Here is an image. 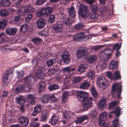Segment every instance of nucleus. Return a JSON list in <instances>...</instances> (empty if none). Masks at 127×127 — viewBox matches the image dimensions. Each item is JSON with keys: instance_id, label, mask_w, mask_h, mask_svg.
<instances>
[{"instance_id": "1", "label": "nucleus", "mask_w": 127, "mask_h": 127, "mask_svg": "<svg viewBox=\"0 0 127 127\" xmlns=\"http://www.w3.org/2000/svg\"><path fill=\"white\" fill-rule=\"evenodd\" d=\"M77 98L78 100L82 102L83 111L87 110L92 106V98L89 97L87 93L78 91L77 94Z\"/></svg>"}, {"instance_id": "2", "label": "nucleus", "mask_w": 127, "mask_h": 127, "mask_svg": "<svg viewBox=\"0 0 127 127\" xmlns=\"http://www.w3.org/2000/svg\"><path fill=\"white\" fill-rule=\"evenodd\" d=\"M87 7L86 5H82L80 7L78 12L79 15L83 18L88 17L91 19H97L98 17V15L95 12L90 13L88 15H87Z\"/></svg>"}, {"instance_id": "3", "label": "nucleus", "mask_w": 127, "mask_h": 127, "mask_svg": "<svg viewBox=\"0 0 127 127\" xmlns=\"http://www.w3.org/2000/svg\"><path fill=\"white\" fill-rule=\"evenodd\" d=\"M119 83H116L113 84L111 90L112 95L115 98L120 99L122 92V86L119 85Z\"/></svg>"}, {"instance_id": "4", "label": "nucleus", "mask_w": 127, "mask_h": 127, "mask_svg": "<svg viewBox=\"0 0 127 127\" xmlns=\"http://www.w3.org/2000/svg\"><path fill=\"white\" fill-rule=\"evenodd\" d=\"M12 70L11 68L7 69L5 73L2 78V85L4 87H6L11 81L13 77Z\"/></svg>"}, {"instance_id": "5", "label": "nucleus", "mask_w": 127, "mask_h": 127, "mask_svg": "<svg viewBox=\"0 0 127 127\" xmlns=\"http://www.w3.org/2000/svg\"><path fill=\"white\" fill-rule=\"evenodd\" d=\"M36 11V9L33 7L32 4H29L26 6L25 8H21L19 9L18 11L19 14L21 16H24L25 13H33Z\"/></svg>"}, {"instance_id": "6", "label": "nucleus", "mask_w": 127, "mask_h": 127, "mask_svg": "<svg viewBox=\"0 0 127 127\" xmlns=\"http://www.w3.org/2000/svg\"><path fill=\"white\" fill-rule=\"evenodd\" d=\"M71 36L72 37V39L74 41H80L84 38L85 39H86L87 40H88L90 39V36L88 35L84 36V32H83L76 34L74 36L71 35H69L68 36V37H70Z\"/></svg>"}, {"instance_id": "7", "label": "nucleus", "mask_w": 127, "mask_h": 127, "mask_svg": "<svg viewBox=\"0 0 127 127\" xmlns=\"http://www.w3.org/2000/svg\"><path fill=\"white\" fill-rule=\"evenodd\" d=\"M52 11V8L50 7H47L42 9L36 13L38 17H40L44 15H47L51 13Z\"/></svg>"}, {"instance_id": "8", "label": "nucleus", "mask_w": 127, "mask_h": 127, "mask_svg": "<svg viewBox=\"0 0 127 127\" xmlns=\"http://www.w3.org/2000/svg\"><path fill=\"white\" fill-rule=\"evenodd\" d=\"M99 87L105 89L108 85V83L103 77L99 76L97 82Z\"/></svg>"}, {"instance_id": "9", "label": "nucleus", "mask_w": 127, "mask_h": 127, "mask_svg": "<svg viewBox=\"0 0 127 127\" xmlns=\"http://www.w3.org/2000/svg\"><path fill=\"white\" fill-rule=\"evenodd\" d=\"M100 56V59L104 61L108 60L111 56L112 53L110 49H105L101 55Z\"/></svg>"}, {"instance_id": "10", "label": "nucleus", "mask_w": 127, "mask_h": 127, "mask_svg": "<svg viewBox=\"0 0 127 127\" xmlns=\"http://www.w3.org/2000/svg\"><path fill=\"white\" fill-rule=\"evenodd\" d=\"M107 115L106 112L101 114L99 116L98 120L99 125L102 127L104 125L106 120L107 118Z\"/></svg>"}, {"instance_id": "11", "label": "nucleus", "mask_w": 127, "mask_h": 127, "mask_svg": "<svg viewBox=\"0 0 127 127\" xmlns=\"http://www.w3.org/2000/svg\"><path fill=\"white\" fill-rule=\"evenodd\" d=\"M87 53L86 50L84 48L79 49L77 51L76 53L77 57L79 59L81 57L85 58L86 57Z\"/></svg>"}, {"instance_id": "12", "label": "nucleus", "mask_w": 127, "mask_h": 127, "mask_svg": "<svg viewBox=\"0 0 127 127\" xmlns=\"http://www.w3.org/2000/svg\"><path fill=\"white\" fill-rule=\"evenodd\" d=\"M62 58L65 64H69L70 62V56L67 52H64L62 53Z\"/></svg>"}, {"instance_id": "13", "label": "nucleus", "mask_w": 127, "mask_h": 127, "mask_svg": "<svg viewBox=\"0 0 127 127\" xmlns=\"http://www.w3.org/2000/svg\"><path fill=\"white\" fill-rule=\"evenodd\" d=\"M19 123L23 126L26 127L29 122L28 118L23 116H20L18 118Z\"/></svg>"}, {"instance_id": "14", "label": "nucleus", "mask_w": 127, "mask_h": 127, "mask_svg": "<svg viewBox=\"0 0 127 127\" xmlns=\"http://www.w3.org/2000/svg\"><path fill=\"white\" fill-rule=\"evenodd\" d=\"M46 24L45 19L43 18L39 19L37 21V27L39 29H42L45 27Z\"/></svg>"}, {"instance_id": "15", "label": "nucleus", "mask_w": 127, "mask_h": 127, "mask_svg": "<svg viewBox=\"0 0 127 127\" xmlns=\"http://www.w3.org/2000/svg\"><path fill=\"white\" fill-rule=\"evenodd\" d=\"M42 109V107L40 105L37 104L34 107L32 115V116H36L38 113L41 112Z\"/></svg>"}, {"instance_id": "16", "label": "nucleus", "mask_w": 127, "mask_h": 127, "mask_svg": "<svg viewBox=\"0 0 127 127\" xmlns=\"http://www.w3.org/2000/svg\"><path fill=\"white\" fill-rule=\"evenodd\" d=\"M74 114V113L69 111L64 113L63 116L64 118L68 121L70 119L73 117V115H75Z\"/></svg>"}, {"instance_id": "17", "label": "nucleus", "mask_w": 127, "mask_h": 127, "mask_svg": "<svg viewBox=\"0 0 127 127\" xmlns=\"http://www.w3.org/2000/svg\"><path fill=\"white\" fill-rule=\"evenodd\" d=\"M54 30L57 32H59L63 30V25L59 23H57L53 27Z\"/></svg>"}, {"instance_id": "18", "label": "nucleus", "mask_w": 127, "mask_h": 127, "mask_svg": "<svg viewBox=\"0 0 127 127\" xmlns=\"http://www.w3.org/2000/svg\"><path fill=\"white\" fill-rule=\"evenodd\" d=\"M17 31V29L15 28H8L6 30V34L9 35H14Z\"/></svg>"}, {"instance_id": "19", "label": "nucleus", "mask_w": 127, "mask_h": 127, "mask_svg": "<svg viewBox=\"0 0 127 127\" xmlns=\"http://www.w3.org/2000/svg\"><path fill=\"white\" fill-rule=\"evenodd\" d=\"M118 61H111L109 65V69H114L117 68L118 66Z\"/></svg>"}, {"instance_id": "20", "label": "nucleus", "mask_w": 127, "mask_h": 127, "mask_svg": "<svg viewBox=\"0 0 127 127\" xmlns=\"http://www.w3.org/2000/svg\"><path fill=\"white\" fill-rule=\"evenodd\" d=\"M107 101L106 99H103L99 102L98 104V108L101 109L105 107L107 105Z\"/></svg>"}, {"instance_id": "21", "label": "nucleus", "mask_w": 127, "mask_h": 127, "mask_svg": "<svg viewBox=\"0 0 127 127\" xmlns=\"http://www.w3.org/2000/svg\"><path fill=\"white\" fill-rule=\"evenodd\" d=\"M61 73L60 70L58 69H50L48 70V73L50 76H51L55 74H59Z\"/></svg>"}, {"instance_id": "22", "label": "nucleus", "mask_w": 127, "mask_h": 127, "mask_svg": "<svg viewBox=\"0 0 127 127\" xmlns=\"http://www.w3.org/2000/svg\"><path fill=\"white\" fill-rule=\"evenodd\" d=\"M88 118V117L86 115L77 117L75 121V122L77 124L81 123L84 120L87 119Z\"/></svg>"}, {"instance_id": "23", "label": "nucleus", "mask_w": 127, "mask_h": 127, "mask_svg": "<svg viewBox=\"0 0 127 127\" xmlns=\"http://www.w3.org/2000/svg\"><path fill=\"white\" fill-rule=\"evenodd\" d=\"M121 109L120 107L116 108L114 110L111 111V113L115 114V116L118 118L121 114Z\"/></svg>"}, {"instance_id": "24", "label": "nucleus", "mask_w": 127, "mask_h": 127, "mask_svg": "<svg viewBox=\"0 0 127 127\" xmlns=\"http://www.w3.org/2000/svg\"><path fill=\"white\" fill-rule=\"evenodd\" d=\"M88 65L86 64H84L80 65L78 68V70L80 73L85 71L87 69Z\"/></svg>"}, {"instance_id": "25", "label": "nucleus", "mask_w": 127, "mask_h": 127, "mask_svg": "<svg viewBox=\"0 0 127 127\" xmlns=\"http://www.w3.org/2000/svg\"><path fill=\"white\" fill-rule=\"evenodd\" d=\"M97 59L96 56L92 55L87 58V60L89 63L91 64L95 62Z\"/></svg>"}, {"instance_id": "26", "label": "nucleus", "mask_w": 127, "mask_h": 127, "mask_svg": "<svg viewBox=\"0 0 127 127\" xmlns=\"http://www.w3.org/2000/svg\"><path fill=\"white\" fill-rule=\"evenodd\" d=\"M45 84L44 82H41L39 84L38 88V92L41 93L42 91H43L45 89Z\"/></svg>"}, {"instance_id": "27", "label": "nucleus", "mask_w": 127, "mask_h": 127, "mask_svg": "<svg viewBox=\"0 0 127 127\" xmlns=\"http://www.w3.org/2000/svg\"><path fill=\"white\" fill-rule=\"evenodd\" d=\"M74 7L71 6L68 9V12L71 18H73L75 15L76 13L74 10Z\"/></svg>"}, {"instance_id": "28", "label": "nucleus", "mask_w": 127, "mask_h": 127, "mask_svg": "<svg viewBox=\"0 0 127 127\" xmlns=\"http://www.w3.org/2000/svg\"><path fill=\"white\" fill-rule=\"evenodd\" d=\"M59 86L56 84H52L49 85L48 87V89L50 91H54L59 89Z\"/></svg>"}, {"instance_id": "29", "label": "nucleus", "mask_w": 127, "mask_h": 127, "mask_svg": "<svg viewBox=\"0 0 127 127\" xmlns=\"http://www.w3.org/2000/svg\"><path fill=\"white\" fill-rule=\"evenodd\" d=\"M10 4L9 0H3L0 2V5L3 7H6L9 6Z\"/></svg>"}, {"instance_id": "30", "label": "nucleus", "mask_w": 127, "mask_h": 127, "mask_svg": "<svg viewBox=\"0 0 127 127\" xmlns=\"http://www.w3.org/2000/svg\"><path fill=\"white\" fill-rule=\"evenodd\" d=\"M120 74V72L118 70H117L115 72L113 75V79L116 80L120 79L121 78Z\"/></svg>"}, {"instance_id": "31", "label": "nucleus", "mask_w": 127, "mask_h": 127, "mask_svg": "<svg viewBox=\"0 0 127 127\" xmlns=\"http://www.w3.org/2000/svg\"><path fill=\"white\" fill-rule=\"evenodd\" d=\"M69 93L68 92L65 91L62 94V98L64 102H66L67 101V98L69 96Z\"/></svg>"}, {"instance_id": "32", "label": "nucleus", "mask_w": 127, "mask_h": 127, "mask_svg": "<svg viewBox=\"0 0 127 127\" xmlns=\"http://www.w3.org/2000/svg\"><path fill=\"white\" fill-rule=\"evenodd\" d=\"M58 121V119L57 116L55 115H53L51 118V124L52 125H55L57 123Z\"/></svg>"}, {"instance_id": "33", "label": "nucleus", "mask_w": 127, "mask_h": 127, "mask_svg": "<svg viewBox=\"0 0 127 127\" xmlns=\"http://www.w3.org/2000/svg\"><path fill=\"white\" fill-rule=\"evenodd\" d=\"M97 115V113L95 110L94 109H92L89 114L88 116L90 118H94Z\"/></svg>"}, {"instance_id": "34", "label": "nucleus", "mask_w": 127, "mask_h": 127, "mask_svg": "<svg viewBox=\"0 0 127 127\" xmlns=\"http://www.w3.org/2000/svg\"><path fill=\"white\" fill-rule=\"evenodd\" d=\"M17 101L18 103L21 104L24 102L25 99L23 96L20 95L17 98Z\"/></svg>"}, {"instance_id": "35", "label": "nucleus", "mask_w": 127, "mask_h": 127, "mask_svg": "<svg viewBox=\"0 0 127 127\" xmlns=\"http://www.w3.org/2000/svg\"><path fill=\"white\" fill-rule=\"evenodd\" d=\"M56 62V60L55 59H51L46 62V64L48 66H50L53 65Z\"/></svg>"}, {"instance_id": "36", "label": "nucleus", "mask_w": 127, "mask_h": 127, "mask_svg": "<svg viewBox=\"0 0 127 127\" xmlns=\"http://www.w3.org/2000/svg\"><path fill=\"white\" fill-rule=\"evenodd\" d=\"M50 99V96L46 95L43 96L41 99V101L43 103H46L48 102Z\"/></svg>"}, {"instance_id": "37", "label": "nucleus", "mask_w": 127, "mask_h": 127, "mask_svg": "<svg viewBox=\"0 0 127 127\" xmlns=\"http://www.w3.org/2000/svg\"><path fill=\"white\" fill-rule=\"evenodd\" d=\"M7 24V21L5 19H3L0 21V29H3L5 28Z\"/></svg>"}, {"instance_id": "38", "label": "nucleus", "mask_w": 127, "mask_h": 127, "mask_svg": "<svg viewBox=\"0 0 127 127\" xmlns=\"http://www.w3.org/2000/svg\"><path fill=\"white\" fill-rule=\"evenodd\" d=\"M9 14L7 11L5 9H1L0 11V16L5 17L8 15Z\"/></svg>"}, {"instance_id": "39", "label": "nucleus", "mask_w": 127, "mask_h": 127, "mask_svg": "<svg viewBox=\"0 0 127 127\" xmlns=\"http://www.w3.org/2000/svg\"><path fill=\"white\" fill-rule=\"evenodd\" d=\"M64 22L66 26H68L73 23V21L70 20L69 18H65L64 21Z\"/></svg>"}, {"instance_id": "40", "label": "nucleus", "mask_w": 127, "mask_h": 127, "mask_svg": "<svg viewBox=\"0 0 127 127\" xmlns=\"http://www.w3.org/2000/svg\"><path fill=\"white\" fill-rule=\"evenodd\" d=\"M90 85L89 83L87 82H84L81 85L80 88L83 89H87L89 87Z\"/></svg>"}, {"instance_id": "41", "label": "nucleus", "mask_w": 127, "mask_h": 127, "mask_svg": "<svg viewBox=\"0 0 127 127\" xmlns=\"http://www.w3.org/2000/svg\"><path fill=\"white\" fill-rule=\"evenodd\" d=\"M119 120L118 118L115 119L113 122L112 125L113 127H120V124L119 123Z\"/></svg>"}, {"instance_id": "42", "label": "nucleus", "mask_w": 127, "mask_h": 127, "mask_svg": "<svg viewBox=\"0 0 127 127\" xmlns=\"http://www.w3.org/2000/svg\"><path fill=\"white\" fill-rule=\"evenodd\" d=\"M2 50L3 51L6 53H9L12 49L11 48H8V47L7 45H6L3 47Z\"/></svg>"}, {"instance_id": "43", "label": "nucleus", "mask_w": 127, "mask_h": 127, "mask_svg": "<svg viewBox=\"0 0 127 127\" xmlns=\"http://www.w3.org/2000/svg\"><path fill=\"white\" fill-rule=\"evenodd\" d=\"M24 90L23 86H18L15 89V91L16 93H18Z\"/></svg>"}, {"instance_id": "44", "label": "nucleus", "mask_w": 127, "mask_h": 127, "mask_svg": "<svg viewBox=\"0 0 127 127\" xmlns=\"http://www.w3.org/2000/svg\"><path fill=\"white\" fill-rule=\"evenodd\" d=\"M91 92L94 98H96L97 96V92L95 88L92 87L91 88Z\"/></svg>"}, {"instance_id": "45", "label": "nucleus", "mask_w": 127, "mask_h": 127, "mask_svg": "<svg viewBox=\"0 0 127 127\" xmlns=\"http://www.w3.org/2000/svg\"><path fill=\"white\" fill-rule=\"evenodd\" d=\"M28 30V27L26 25H22L21 26L20 28L21 32H25Z\"/></svg>"}, {"instance_id": "46", "label": "nucleus", "mask_w": 127, "mask_h": 127, "mask_svg": "<svg viewBox=\"0 0 127 127\" xmlns=\"http://www.w3.org/2000/svg\"><path fill=\"white\" fill-rule=\"evenodd\" d=\"M118 102L116 101H112L109 105V109H113L115 107L117 104Z\"/></svg>"}, {"instance_id": "47", "label": "nucleus", "mask_w": 127, "mask_h": 127, "mask_svg": "<svg viewBox=\"0 0 127 127\" xmlns=\"http://www.w3.org/2000/svg\"><path fill=\"white\" fill-rule=\"evenodd\" d=\"M55 15H51L49 16L48 21L49 23H52L55 22Z\"/></svg>"}, {"instance_id": "48", "label": "nucleus", "mask_w": 127, "mask_h": 127, "mask_svg": "<svg viewBox=\"0 0 127 127\" xmlns=\"http://www.w3.org/2000/svg\"><path fill=\"white\" fill-rule=\"evenodd\" d=\"M92 12H97L98 10V7L96 5H92L90 6Z\"/></svg>"}, {"instance_id": "49", "label": "nucleus", "mask_w": 127, "mask_h": 127, "mask_svg": "<svg viewBox=\"0 0 127 127\" xmlns=\"http://www.w3.org/2000/svg\"><path fill=\"white\" fill-rule=\"evenodd\" d=\"M32 41L35 44H38L40 43L41 39L39 37H37L32 39Z\"/></svg>"}, {"instance_id": "50", "label": "nucleus", "mask_w": 127, "mask_h": 127, "mask_svg": "<svg viewBox=\"0 0 127 127\" xmlns=\"http://www.w3.org/2000/svg\"><path fill=\"white\" fill-rule=\"evenodd\" d=\"M88 77L91 79H92L95 77L94 72V71H91L87 75Z\"/></svg>"}, {"instance_id": "51", "label": "nucleus", "mask_w": 127, "mask_h": 127, "mask_svg": "<svg viewBox=\"0 0 127 127\" xmlns=\"http://www.w3.org/2000/svg\"><path fill=\"white\" fill-rule=\"evenodd\" d=\"M83 27V25L82 23H79L75 25L74 28L75 29L79 30Z\"/></svg>"}, {"instance_id": "52", "label": "nucleus", "mask_w": 127, "mask_h": 127, "mask_svg": "<svg viewBox=\"0 0 127 127\" xmlns=\"http://www.w3.org/2000/svg\"><path fill=\"white\" fill-rule=\"evenodd\" d=\"M47 118V113L46 112H43L40 118V121H44Z\"/></svg>"}, {"instance_id": "53", "label": "nucleus", "mask_w": 127, "mask_h": 127, "mask_svg": "<svg viewBox=\"0 0 127 127\" xmlns=\"http://www.w3.org/2000/svg\"><path fill=\"white\" fill-rule=\"evenodd\" d=\"M49 35L48 32L45 31H43L40 32L39 33V35L40 36H47Z\"/></svg>"}, {"instance_id": "54", "label": "nucleus", "mask_w": 127, "mask_h": 127, "mask_svg": "<svg viewBox=\"0 0 127 127\" xmlns=\"http://www.w3.org/2000/svg\"><path fill=\"white\" fill-rule=\"evenodd\" d=\"M23 88L24 90L26 92H29L31 91V88L28 84L26 85L25 87L23 86Z\"/></svg>"}, {"instance_id": "55", "label": "nucleus", "mask_w": 127, "mask_h": 127, "mask_svg": "<svg viewBox=\"0 0 127 127\" xmlns=\"http://www.w3.org/2000/svg\"><path fill=\"white\" fill-rule=\"evenodd\" d=\"M23 81L24 83H29L31 81V78L30 77H27L24 78Z\"/></svg>"}, {"instance_id": "56", "label": "nucleus", "mask_w": 127, "mask_h": 127, "mask_svg": "<svg viewBox=\"0 0 127 127\" xmlns=\"http://www.w3.org/2000/svg\"><path fill=\"white\" fill-rule=\"evenodd\" d=\"M47 0H38L36 1V4L37 5H40L43 4Z\"/></svg>"}, {"instance_id": "57", "label": "nucleus", "mask_w": 127, "mask_h": 127, "mask_svg": "<svg viewBox=\"0 0 127 127\" xmlns=\"http://www.w3.org/2000/svg\"><path fill=\"white\" fill-rule=\"evenodd\" d=\"M121 43L120 44H118L117 43L114 46L113 48V49L115 50L117 49V50H119L121 47Z\"/></svg>"}, {"instance_id": "58", "label": "nucleus", "mask_w": 127, "mask_h": 127, "mask_svg": "<svg viewBox=\"0 0 127 127\" xmlns=\"http://www.w3.org/2000/svg\"><path fill=\"white\" fill-rule=\"evenodd\" d=\"M33 15L31 14H29L27 15V17L25 18L26 22L28 23L29 22L32 18Z\"/></svg>"}, {"instance_id": "59", "label": "nucleus", "mask_w": 127, "mask_h": 127, "mask_svg": "<svg viewBox=\"0 0 127 127\" xmlns=\"http://www.w3.org/2000/svg\"><path fill=\"white\" fill-rule=\"evenodd\" d=\"M63 70L64 72L69 73L71 71V69L70 67H68L64 68Z\"/></svg>"}, {"instance_id": "60", "label": "nucleus", "mask_w": 127, "mask_h": 127, "mask_svg": "<svg viewBox=\"0 0 127 127\" xmlns=\"http://www.w3.org/2000/svg\"><path fill=\"white\" fill-rule=\"evenodd\" d=\"M74 82L75 83H78L80 82L81 80L80 78L79 77H75L73 79Z\"/></svg>"}, {"instance_id": "61", "label": "nucleus", "mask_w": 127, "mask_h": 127, "mask_svg": "<svg viewBox=\"0 0 127 127\" xmlns=\"http://www.w3.org/2000/svg\"><path fill=\"white\" fill-rule=\"evenodd\" d=\"M24 72L23 71H20L17 73V77L18 78L22 77L24 75Z\"/></svg>"}, {"instance_id": "62", "label": "nucleus", "mask_w": 127, "mask_h": 127, "mask_svg": "<svg viewBox=\"0 0 127 127\" xmlns=\"http://www.w3.org/2000/svg\"><path fill=\"white\" fill-rule=\"evenodd\" d=\"M106 75L108 77L111 79H113V75L112 73L110 72H108L107 73Z\"/></svg>"}, {"instance_id": "63", "label": "nucleus", "mask_w": 127, "mask_h": 127, "mask_svg": "<svg viewBox=\"0 0 127 127\" xmlns=\"http://www.w3.org/2000/svg\"><path fill=\"white\" fill-rule=\"evenodd\" d=\"M50 99L51 101H53V102H55L57 101V99L53 95H52L51 96H50Z\"/></svg>"}, {"instance_id": "64", "label": "nucleus", "mask_w": 127, "mask_h": 127, "mask_svg": "<svg viewBox=\"0 0 127 127\" xmlns=\"http://www.w3.org/2000/svg\"><path fill=\"white\" fill-rule=\"evenodd\" d=\"M27 97L28 98L31 99V100H33L35 98V97L34 95L31 94H30L27 95Z\"/></svg>"}]
</instances>
